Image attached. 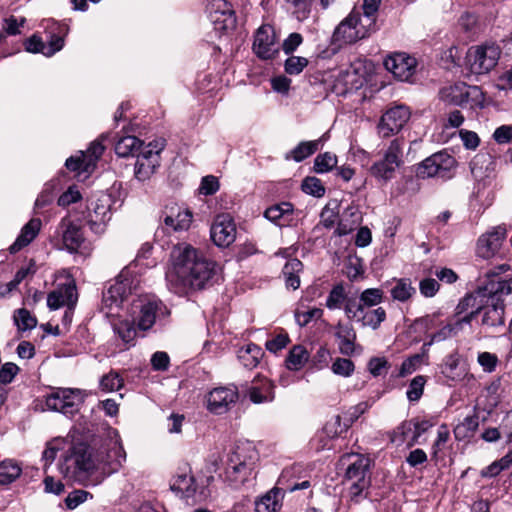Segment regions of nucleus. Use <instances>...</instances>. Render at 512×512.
Segmentation results:
<instances>
[{"mask_svg":"<svg viewBox=\"0 0 512 512\" xmlns=\"http://www.w3.org/2000/svg\"><path fill=\"white\" fill-rule=\"evenodd\" d=\"M172 268L166 273L170 291L187 295L203 289L216 274V263L189 244H179L171 252Z\"/></svg>","mask_w":512,"mask_h":512,"instance_id":"obj_1","label":"nucleus"},{"mask_svg":"<svg viewBox=\"0 0 512 512\" xmlns=\"http://www.w3.org/2000/svg\"><path fill=\"white\" fill-rule=\"evenodd\" d=\"M256 451L250 445H236L227 455L220 476L233 488H239L252 475Z\"/></svg>","mask_w":512,"mask_h":512,"instance_id":"obj_2","label":"nucleus"},{"mask_svg":"<svg viewBox=\"0 0 512 512\" xmlns=\"http://www.w3.org/2000/svg\"><path fill=\"white\" fill-rule=\"evenodd\" d=\"M405 141L403 138L392 140L383 154V157L376 161L370 168V174L378 180L387 182L394 177L396 170L402 164L403 148Z\"/></svg>","mask_w":512,"mask_h":512,"instance_id":"obj_3","label":"nucleus"},{"mask_svg":"<svg viewBox=\"0 0 512 512\" xmlns=\"http://www.w3.org/2000/svg\"><path fill=\"white\" fill-rule=\"evenodd\" d=\"M169 310L156 298H138L132 302V315L134 322L140 330L146 331L150 329L157 318L169 315Z\"/></svg>","mask_w":512,"mask_h":512,"instance_id":"obj_4","label":"nucleus"},{"mask_svg":"<svg viewBox=\"0 0 512 512\" xmlns=\"http://www.w3.org/2000/svg\"><path fill=\"white\" fill-rule=\"evenodd\" d=\"M500 54V47L494 43L472 46L466 52V64L472 73L486 74L496 66Z\"/></svg>","mask_w":512,"mask_h":512,"instance_id":"obj_5","label":"nucleus"},{"mask_svg":"<svg viewBox=\"0 0 512 512\" xmlns=\"http://www.w3.org/2000/svg\"><path fill=\"white\" fill-rule=\"evenodd\" d=\"M351 458H354V460L348 464L344 478L351 483V496L357 497L370 485L369 471L371 460L360 454H346L343 456V459Z\"/></svg>","mask_w":512,"mask_h":512,"instance_id":"obj_6","label":"nucleus"},{"mask_svg":"<svg viewBox=\"0 0 512 512\" xmlns=\"http://www.w3.org/2000/svg\"><path fill=\"white\" fill-rule=\"evenodd\" d=\"M165 145V139H155L144 146L136 155L135 176L138 180L146 181L155 173L160 166V153Z\"/></svg>","mask_w":512,"mask_h":512,"instance_id":"obj_7","label":"nucleus"},{"mask_svg":"<svg viewBox=\"0 0 512 512\" xmlns=\"http://www.w3.org/2000/svg\"><path fill=\"white\" fill-rule=\"evenodd\" d=\"M170 488L185 499L188 504L192 505L204 501L208 496L207 489L199 487L189 467L184 468L174 476Z\"/></svg>","mask_w":512,"mask_h":512,"instance_id":"obj_8","label":"nucleus"},{"mask_svg":"<svg viewBox=\"0 0 512 512\" xmlns=\"http://www.w3.org/2000/svg\"><path fill=\"white\" fill-rule=\"evenodd\" d=\"M456 167V160L447 152H437L423 160L417 167L420 178L440 177L450 178L451 171Z\"/></svg>","mask_w":512,"mask_h":512,"instance_id":"obj_9","label":"nucleus"},{"mask_svg":"<svg viewBox=\"0 0 512 512\" xmlns=\"http://www.w3.org/2000/svg\"><path fill=\"white\" fill-rule=\"evenodd\" d=\"M126 460V453L118 440H105L96 452L97 467L107 473L117 472Z\"/></svg>","mask_w":512,"mask_h":512,"instance_id":"obj_10","label":"nucleus"},{"mask_svg":"<svg viewBox=\"0 0 512 512\" xmlns=\"http://www.w3.org/2000/svg\"><path fill=\"white\" fill-rule=\"evenodd\" d=\"M368 24L362 22L359 12L352 11L340 24L336 27L333 38L335 41L344 43H354L368 35Z\"/></svg>","mask_w":512,"mask_h":512,"instance_id":"obj_11","label":"nucleus"},{"mask_svg":"<svg viewBox=\"0 0 512 512\" xmlns=\"http://www.w3.org/2000/svg\"><path fill=\"white\" fill-rule=\"evenodd\" d=\"M80 401L78 389L60 388L49 394L45 403L49 410L74 415L79 409Z\"/></svg>","mask_w":512,"mask_h":512,"instance_id":"obj_12","label":"nucleus"},{"mask_svg":"<svg viewBox=\"0 0 512 512\" xmlns=\"http://www.w3.org/2000/svg\"><path fill=\"white\" fill-rule=\"evenodd\" d=\"M409 118L410 111L407 106L397 105L392 107L381 117L377 126L378 134L382 138H389L399 133Z\"/></svg>","mask_w":512,"mask_h":512,"instance_id":"obj_13","label":"nucleus"},{"mask_svg":"<svg viewBox=\"0 0 512 512\" xmlns=\"http://www.w3.org/2000/svg\"><path fill=\"white\" fill-rule=\"evenodd\" d=\"M384 66L399 81L411 82L416 72L417 61L406 53L395 52L385 58Z\"/></svg>","mask_w":512,"mask_h":512,"instance_id":"obj_14","label":"nucleus"},{"mask_svg":"<svg viewBox=\"0 0 512 512\" xmlns=\"http://www.w3.org/2000/svg\"><path fill=\"white\" fill-rule=\"evenodd\" d=\"M253 51L263 60L273 59L279 52L276 33L271 25L264 24L258 28L254 37Z\"/></svg>","mask_w":512,"mask_h":512,"instance_id":"obj_15","label":"nucleus"},{"mask_svg":"<svg viewBox=\"0 0 512 512\" xmlns=\"http://www.w3.org/2000/svg\"><path fill=\"white\" fill-rule=\"evenodd\" d=\"M238 399V388L235 385L216 387L207 397V409L214 414H223Z\"/></svg>","mask_w":512,"mask_h":512,"instance_id":"obj_16","label":"nucleus"},{"mask_svg":"<svg viewBox=\"0 0 512 512\" xmlns=\"http://www.w3.org/2000/svg\"><path fill=\"white\" fill-rule=\"evenodd\" d=\"M66 474L70 469L72 474L89 472L97 467L96 454L92 457L89 449L84 444L76 445L72 448L71 453L65 459Z\"/></svg>","mask_w":512,"mask_h":512,"instance_id":"obj_17","label":"nucleus"},{"mask_svg":"<svg viewBox=\"0 0 512 512\" xmlns=\"http://www.w3.org/2000/svg\"><path fill=\"white\" fill-rule=\"evenodd\" d=\"M208 12L217 29L230 30L236 26L235 11L227 0H212Z\"/></svg>","mask_w":512,"mask_h":512,"instance_id":"obj_18","label":"nucleus"},{"mask_svg":"<svg viewBox=\"0 0 512 512\" xmlns=\"http://www.w3.org/2000/svg\"><path fill=\"white\" fill-rule=\"evenodd\" d=\"M122 275L116 280V282L103 292L102 298V310L105 311L106 315H113L114 309H119L123 301L130 294V285L127 279L121 280Z\"/></svg>","mask_w":512,"mask_h":512,"instance_id":"obj_19","label":"nucleus"},{"mask_svg":"<svg viewBox=\"0 0 512 512\" xmlns=\"http://www.w3.org/2000/svg\"><path fill=\"white\" fill-rule=\"evenodd\" d=\"M211 239L218 247H228L236 238V226L228 215L218 216L210 229Z\"/></svg>","mask_w":512,"mask_h":512,"instance_id":"obj_20","label":"nucleus"},{"mask_svg":"<svg viewBox=\"0 0 512 512\" xmlns=\"http://www.w3.org/2000/svg\"><path fill=\"white\" fill-rule=\"evenodd\" d=\"M505 237L506 229L500 226L483 234L477 241V254L484 259L494 256L500 249Z\"/></svg>","mask_w":512,"mask_h":512,"instance_id":"obj_21","label":"nucleus"},{"mask_svg":"<svg viewBox=\"0 0 512 512\" xmlns=\"http://www.w3.org/2000/svg\"><path fill=\"white\" fill-rule=\"evenodd\" d=\"M192 222V213L177 206L166 207L163 212V224L168 232L185 231Z\"/></svg>","mask_w":512,"mask_h":512,"instance_id":"obj_22","label":"nucleus"},{"mask_svg":"<svg viewBox=\"0 0 512 512\" xmlns=\"http://www.w3.org/2000/svg\"><path fill=\"white\" fill-rule=\"evenodd\" d=\"M77 298L76 285L73 282L63 284L48 294L47 306L51 310H56L67 305L71 310L75 306Z\"/></svg>","mask_w":512,"mask_h":512,"instance_id":"obj_23","label":"nucleus"},{"mask_svg":"<svg viewBox=\"0 0 512 512\" xmlns=\"http://www.w3.org/2000/svg\"><path fill=\"white\" fill-rule=\"evenodd\" d=\"M58 231L62 235L64 247L70 253L79 251L84 243V236L79 226L74 224L71 220L64 218L59 224Z\"/></svg>","mask_w":512,"mask_h":512,"instance_id":"obj_24","label":"nucleus"},{"mask_svg":"<svg viewBox=\"0 0 512 512\" xmlns=\"http://www.w3.org/2000/svg\"><path fill=\"white\" fill-rule=\"evenodd\" d=\"M481 326L486 329H495L505 324V303L503 299L489 302L482 306Z\"/></svg>","mask_w":512,"mask_h":512,"instance_id":"obj_25","label":"nucleus"},{"mask_svg":"<svg viewBox=\"0 0 512 512\" xmlns=\"http://www.w3.org/2000/svg\"><path fill=\"white\" fill-rule=\"evenodd\" d=\"M247 395L255 404L270 402L274 399V385L266 378L255 379L248 388Z\"/></svg>","mask_w":512,"mask_h":512,"instance_id":"obj_26","label":"nucleus"},{"mask_svg":"<svg viewBox=\"0 0 512 512\" xmlns=\"http://www.w3.org/2000/svg\"><path fill=\"white\" fill-rule=\"evenodd\" d=\"M41 228V220L39 218H32L26 223L15 242L9 247L10 253L14 254L19 252L22 248L29 245L38 235Z\"/></svg>","mask_w":512,"mask_h":512,"instance_id":"obj_27","label":"nucleus"},{"mask_svg":"<svg viewBox=\"0 0 512 512\" xmlns=\"http://www.w3.org/2000/svg\"><path fill=\"white\" fill-rule=\"evenodd\" d=\"M93 211L89 213L88 225L90 229H94L97 226V232L103 233L105 229V223L110 219V204L108 199H99L95 203H92Z\"/></svg>","mask_w":512,"mask_h":512,"instance_id":"obj_28","label":"nucleus"},{"mask_svg":"<svg viewBox=\"0 0 512 512\" xmlns=\"http://www.w3.org/2000/svg\"><path fill=\"white\" fill-rule=\"evenodd\" d=\"M282 497L283 489L274 487L255 502V512H278Z\"/></svg>","mask_w":512,"mask_h":512,"instance_id":"obj_29","label":"nucleus"},{"mask_svg":"<svg viewBox=\"0 0 512 512\" xmlns=\"http://www.w3.org/2000/svg\"><path fill=\"white\" fill-rule=\"evenodd\" d=\"M488 281L484 286L485 294L489 298V302L502 299L503 296L512 293V281L503 280L501 278L487 277Z\"/></svg>","mask_w":512,"mask_h":512,"instance_id":"obj_30","label":"nucleus"},{"mask_svg":"<svg viewBox=\"0 0 512 512\" xmlns=\"http://www.w3.org/2000/svg\"><path fill=\"white\" fill-rule=\"evenodd\" d=\"M441 373L452 381H460L464 378L466 371L460 367V355L453 352L447 355L441 365Z\"/></svg>","mask_w":512,"mask_h":512,"instance_id":"obj_31","label":"nucleus"},{"mask_svg":"<svg viewBox=\"0 0 512 512\" xmlns=\"http://www.w3.org/2000/svg\"><path fill=\"white\" fill-rule=\"evenodd\" d=\"M335 336L340 340V353L346 356L352 355L355 350L354 342L356 340V333L353 327L351 325L338 324Z\"/></svg>","mask_w":512,"mask_h":512,"instance_id":"obj_32","label":"nucleus"},{"mask_svg":"<svg viewBox=\"0 0 512 512\" xmlns=\"http://www.w3.org/2000/svg\"><path fill=\"white\" fill-rule=\"evenodd\" d=\"M361 217L356 207L348 206L341 215L335 233L344 236L352 232L360 223Z\"/></svg>","mask_w":512,"mask_h":512,"instance_id":"obj_33","label":"nucleus"},{"mask_svg":"<svg viewBox=\"0 0 512 512\" xmlns=\"http://www.w3.org/2000/svg\"><path fill=\"white\" fill-rule=\"evenodd\" d=\"M143 142L135 136H121L115 143V153L119 157L136 156L142 149Z\"/></svg>","mask_w":512,"mask_h":512,"instance_id":"obj_34","label":"nucleus"},{"mask_svg":"<svg viewBox=\"0 0 512 512\" xmlns=\"http://www.w3.org/2000/svg\"><path fill=\"white\" fill-rule=\"evenodd\" d=\"M263 354L261 347L250 343L238 350L237 357L245 368L253 369L258 366Z\"/></svg>","mask_w":512,"mask_h":512,"instance_id":"obj_35","label":"nucleus"},{"mask_svg":"<svg viewBox=\"0 0 512 512\" xmlns=\"http://www.w3.org/2000/svg\"><path fill=\"white\" fill-rule=\"evenodd\" d=\"M324 137L313 141H302L287 155L286 159H293L296 162H301L307 157L313 155L318 149L319 145L323 142Z\"/></svg>","mask_w":512,"mask_h":512,"instance_id":"obj_36","label":"nucleus"},{"mask_svg":"<svg viewBox=\"0 0 512 512\" xmlns=\"http://www.w3.org/2000/svg\"><path fill=\"white\" fill-rule=\"evenodd\" d=\"M386 319V311L382 307L376 309H364L356 322L361 323L364 327H370L373 330L379 328Z\"/></svg>","mask_w":512,"mask_h":512,"instance_id":"obj_37","label":"nucleus"},{"mask_svg":"<svg viewBox=\"0 0 512 512\" xmlns=\"http://www.w3.org/2000/svg\"><path fill=\"white\" fill-rule=\"evenodd\" d=\"M292 213L293 205L289 202H282L267 208L264 212V216L271 222L279 226H284L286 223L281 221L291 216Z\"/></svg>","mask_w":512,"mask_h":512,"instance_id":"obj_38","label":"nucleus"},{"mask_svg":"<svg viewBox=\"0 0 512 512\" xmlns=\"http://www.w3.org/2000/svg\"><path fill=\"white\" fill-rule=\"evenodd\" d=\"M309 359V353L302 345H295L289 351L285 363L291 371L300 370Z\"/></svg>","mask_w":512,"mask_h":512,"instance_id":"obj_39","label":"nucleus"},{"mask_svg":"<svg viewBox=\"0 0 512 512\" xmlns=\"http://www.w3.org/2000/svg\"><path fill=\"white\" fill-rule=\"evenodd\" d=\"M390 292L393 300L406 302L416 293V289L409 278H400L395 280V285Z\"/></svg>","mask_w":512,"mask_h":512,"instance_id":"obj_40","label":"nucleus"},{"mask_svg":"<svg viewBox=\"0 0 512 512\" xmlns=\"http://www.w3.org/2000/svg\"><path fill=\"white\" fill-rule=\"evenodd\" d=\"M303 264L298 259L289 260L283 267V275L288 288L296 290L300 286L298 273L302 270Z\"/></svg>","mask_w":512,"mask_h":512,"instance_id":"obj_41","label":"nucleus"},{"mask_svg":"<svg viewBox=\"0 0 512 512\" xmlns=\"http://www.w3.org/2000/svg\"><path fill=\"white\" fill-rule=\"evenodd\" d=\"M479 426L477 414L467 416L454 428V435L457 440H464L474 435Z\"/></svg>","mask_w":512,"mask_h":512,"instance_id":"obj_42","label":"nucleus"},{"mask_svg":"<svg viewBox=\"0 0 512 512\" xmlns=\"http://www.w3.org/2000/svg\"><path fill=\"white\" fill-rule=\"evenodd\" d=\"M22 469L13 460H4L0 463V484L8 485L14 482L20 475Z\"/></svg>","mask_w":512,"mask_h":512,"instance_id":"obj_43","label":"nucleus"},{"mask_svg":"<svg viewBox=\"0 0 512 512\" xmlns=\"http://www.w3.org/2000/svg\"><path fill=\"white\" fill-rule=\"evenodd\" d=\"M442 96H484V93L478 86H468L464 82H457L444 88Z\"/></svg>","mask_w":512,"mask_h":512,"instance_id":"obj_44","label":"nucleus"},{"mask_svg":"<svg viewBox=\"0 0 512 512\" xmlns=\"http://www.w3.org/2000/svg\"><path fill=\"white\" fill-rule=\"evenodd\" d=\"M136 322H130V321H119L117 323L113 324V330L114 332L121 338V340L125 344H134V340L136 338V329L135 324Z\"/></svg>","mask_w":512,"mask_h":512,"instance_id":"obj_45","label":"nucleus"},{"mask_svg":"<svg viewBox=\"0 0 512 512\" xmlns=\"http://www.w3.org/2000/svg\"><path fill=\"white\" fill-rule=\"evenodd\" d=\"M347 297L343 284H337L328 294L326 307L330 310L340 309L344 306Z\"/></svg>","mask_w":512,"mask_h":512,"instance_id":"obj_46","label":"nucleus"},{"mask_svg":"<svg viewBox=\"0 0 512 512\" xmlns=\"http://www.w3.org/2000/svg\"><path fill=\"white\" fill-rule=\"evenodd\" d=\"M337 156L331 152L321 153L314 160V170L316 173H327L337 166Z\"/></svg>","mask_w":512,"mask_h":512,"instance_id":"obj_47","label":"nucleus"},{"mask_svg":"<svg viewBox=\"0 0 512 512\" xmlns=\"http://www.w3.org/2000/svg\"><path fill=\"white\" fill-rule=\"evenodd\" d=\"M491 156L488 154H477L470 162V171L476 180H482L486 174L483 171L484 166L491 164Z\"/></svg>","mask_w":512,"mask_h":512,"instance_id":"obj_48","label":"nucleus"},{"mask_svg":"<svg viewBox=\"0 0 512 512\" xmlns=\"http://www.w3.org/2000/svg\"><path fill=\"white\" fill-rule=\"evenodd\" d=\"M384 292L379 288H368L360 294L361 305L365 309L374 307L383 301Z\"/></svg>","mask_w":512,"mask_h":512,"instance_id":"obj_49","label":"nucleus"},{"mask_svg":"<svg viewBox=\"0 0 512 512\" xmlns=\"http://www.w3.org/2000/svg\"><path fill=\"white\" fill-rule=\"evenodd\" d=\"M14 321L19 330H31L37 325V319L25 309H18L14 315Z\"/></svg>","mask_w":512,"mask_h":512,"instance_id":"obj_50","label":"nucleus"},{"mask_svg":"<svg viewBox=\"0 0 512 512\" xmlns=\"http://www.w3.org/2000/svg\"><path fill=\"white\" fill-rule=\"evenodd\" d=\"M308 63L307 58L292 55L285 60L284 70L289 75H298L308 66Z\"/></svg>","mask_w":512,"mask_h":512,"instance_id":"obj_51","label":"nucleus"},{"mask_svg":"<svg viewBox=\"0 0 512 512\" xmlns=\"http://www.w3.org/2000/svg\"><path fill=\"white\" fill-rule=\"evenodd\" d=\"M123 386V379L116 371H110L102 376L100 387L103 391L112 392L119 390Z\"/></svg>","mask_w":512,"mask_h":512,"instance_id":"obj_52","label":"nucleus"},{"mask_svg":"<svg viewBox=\"0 0 512 512\" xmlns=\"http://www.w3.org/2000/svg\"><path fill=\"white\" fill-rule=\"evenodd\" d=\"M302 190L304 193L314 197H322L325 194V187L320 179L316 177H306L302 182Z\"/></svg>","mask_w":512,"mask_h":512,"instance_id":"obj_53","label":"nucleus"},{"mask_svg":"<svg viewBox=\"0 0 512 512\" xmlns=\"http://www.w3.org/2000/svg\"><path fill=\"white\" fill-rule=\"evenodd\" d=\"M471 310H482V305L477 302V297L473 294H466L458 302L455 308V316L458 317Z\"/></svg>","mask_w":512,"mask_h":512,"instance_id":"obj_54","label":"nucleus"},{"mask_svg":"<svg viewBox=\"0 0 512 512\" xmlns=\"http://www.w3.org/2000/svg\"><path fill=\"white\" fill-rule=\"evenodd\" d=\"M425 383L426 378L422 375H418L411 380L406 392V396L409 399V401L415 402L421 398L424 391Z\"/></svg>","mask_w":512,"mask_h":512,"instance_id":"obj_55","label":"nucleus"},{"mask_svg":"<svg viewBox=\"0 0 512 512\" xmlns=\"http://www.w3.org/2000/svg\"><path fill=\"white\" fill-rule=\"evenodd\" d=\"M414 434V419L407 420L402 422L397 429L394 431V437L392 441L399 443H404L410 440L411 436Z\"/></svg>","mask_w":512,"mask_h":512,"instance_id":"obj_56","label":"nucleus"},{"mask_svg":"<svg viewBox=\"0 0 512 512\" xmlns=\"http://www.w3.org/2000/svg\"><path fill=\"white\" fill-rule=\"evenodd\" d=\"M346 317L349 320L357 321L363 310L364 306L361 305L360 298L356 297H347L345 304L343 306Z\"/></svg>","mask_w":512,"mask_h":512,"instance_id":"obj_57","label":"nucleus"},{"mask_svg":"<svg viewBox=\"0 0 512 512\" xmlns=\"http://www.w3.org/2000/svg\"><path fill=\"white\" fill-rule=\"evenodd\" d=\"M354 369V363L347 358H336L331 366L334 374L343 377H349L354 372Z\"/></svg>","mask_w":512,"mask_h":512,"instance_id":"obj_58","label":"nucleus"},{"mask_svg":"<svg viewBox=\"0 0 512 512\" xmlns=\"http://www.w3.org/2000/svg\"><path fill=\"white\" fill-rule=\"evenodd\" d=\"M434 424L435 423L432 422L431 420L414 419V434L411 436L410 440L408 441V446L412 447L416 443H418V440L421 437V435L424 434L426 431H428L431 427H433Z\"/></svg>","mask_w":512,"mask_h":512,"instance_id":"obj_59","label":"nucleus"},{"mask_svg":"<svg viewBox=\"0 0 512 512\" xmlns=\"http://www.w3.org/2000/svg\"><path fill=\"white\" fill-rule=\"evenodd\" d=\"M323 315L320 308H312L307 311H296L295 319L299 326L304 327L308 325L313 319H319Z\"/></svg>","mask_w":512,"mask_h":512,"instance_id":"obj_60","label":"nucleus"},{"mask_svg":"<svg viewBox=\"0 0 512 512\" xmlns=\"http://www.w3.org/2000/svg\"><path fill=\"white\" fill-rule=\"evenodd\" d=\"M289 342L290 339L288 334L280 333L276 337L267 340L265 343V347L269 352L277 353L278 351L284 349Z\"/></svg>","mask_w":512,"mask_h":512,"instance_id":"obj_61","label":"nucleus"},{"mask_svg":"<svg viewBox=\"0 0 512 512\" xmlns=\"http://www.w3.org/2000/svg\"><path fill=\"white\" fill-rule=\"evenodd\" d=\"M18 372L19 367L15 363L3 364L0 368V383L4 385L11 383Z\"/></svg>","mask_w":512,"mask_h":512,"instance_id":"obj_62","label":"nucleus"},{"mask_svg":"<svg viewBox=\"0 0 512 512\" xmlns=\"http://www.w3.org/2000/svg\"><path fill=\"white\" fill-rule=\"evenodd\" d=\"M303 42V37L300 33L294 32L283 41L282 49L285 54H292Z\"/></svg>","mask_w":512,"mask_h":512,"instance_id":"obj_63","label":"nucleus"},{"mask_svg":"<svg viewBox=\"0 0 512 512\" xmlns=\"http://www.w3.org/2000/svg\"><path fill=\"white\" fill-rule=\"evenodd\" d=\"M493 139L498 144H507L512 141V125H502L493 133Z\"/></svg>","mask_w":512,"mask_h":512,"instance_id":"obj_64","label":"nucleus"}]
</instances>
